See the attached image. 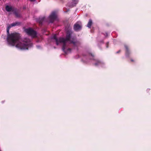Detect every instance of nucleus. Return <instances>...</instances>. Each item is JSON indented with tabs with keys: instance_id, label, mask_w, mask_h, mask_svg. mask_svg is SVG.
I'll use <instances>...</instances> for the list:
<instances>
[{
	"instance_id": "obj_1",
	"label": "nucleus",
	"mask_w": 151,
	"mask_h": 151,
	"mask_svg": "<svg viewBox=\"0 0 151 151\" xmlns=\"http://www.w3.org/2000/svg\"><path fill=\"white\" fill-rule=\"evenodd\" d=\"M21 23L19 22H16L10 24H7L6 32L7 41L9 44L12 46H15L18 48L22 50L28 49V48L32 45L30 40L27 38L24 39L21 42L19 40L20 36L19 33L17 32L9 33V29L12 27L20 25Z\"/></svg>"
},
{
	"instance_id": "obj_2",
	"label": "nucleus",
	"mask_w": 151,
	"mask_h": 151,
	"mask_svg": "<svg viewBox=\"0 0 151 151\" xmlns=\"http://www.w3.org/2000/svg\"><path fill=\"white\" fill-rule=\"evenodd\" d=\"M71 35V33L69 32H68L65 39L63 37H60L58 39L56 35H55L52 38V39H53L55 40L56 44L57 45H58L59 43H63L62 49L65 53H67L68 51L70 52L71 50V49L69 48L67 49L66 51L65 50L66 49V41H70V43L73 44L74 46L76 47L78 46L79 44V42L75 39H73V40H70Z\"/></svg>"
},
{
	"instance_id": "obj_3",
	"label": "nucleus",
	"mask_w": 151,
	"mask_h": 151,
	"mask_svg": "<svg viewBox=\"0 0 151 151\" xmlns=\"http://www.w3.org/2000/svg\"><path fill=\"white\" fill-rule=\"evenodd\" d=\"M25 31L28 35L31 36L33 37H35L36 36V32L31 28L26 29L25 30Z\"/></svg>"
},
{
	"instance_id": "obj_4",
	"label": "nucleus",
	"mask_w": 151,
	"mask_h": 151,
	"mask_svg": "<svg viewBox=\"0 0 151 151\" xmlns=\"http://www.w3.org/2000/svg\"><path fill=\"white\" fill-rule=\"evenodd\" d=\"M57 16L55 12H52L49 17V20L50 23H52L56 20Z\"/></svg>"
},
{
	"instance_id": "obj_5",
	"label": "nucleus",
	"mask_w": 151,
	"mask_h": 151,
	"mask_svg": "<svg viewBox=\"0 0 151 151\" xmlns=\"http://www.w3.org/2000/svg\"><path fill=\"white\" fill-rule=\"evenodd\" d=\"M124 47L125 49V55L126 57L129 58L131 54L130 51L128 46L125 45Z\"/></svg>"
},
{
	"instance_id": "obj_6",
	"label": "nucleus",
	"mask_w": 151,
	"mask_h": 151,
	"mask_svg": "<svg viewBox=\"0 0 151 151\" xmlns=\"http://www.w3.org/2000/svg\"><path fill=\"white\" fill-rule=\"evenodd\" d=\"M81 26L78 23V22L76 23L74 25V30L76 31L80 30L81 29Z\"/></svg>"
},
{
	"instance_id": "obj_7",
	"label": "nucleus",
	"mask_w": 151,
	"mask_h": 151,
	"mask_svg": "<svg viewBox=\"0 0 151 151\" xmlns=\"http://www.w3.org/2000/svg\"><path fill=\"white\" fill-rule=\"evenodd\" d=\"M77 0H73V2L71 4L69 3L67 4L68 6L69 7H72L75 6L76 4H77Z\"/></svg>"
},
{
	"instance_id": "obj_8",
	"label": "nucleus",
	"mask_w": 151,
	"mask_h": 151,
	"mask_svg": "<svg viewBox=\"0 0 151 151\" xmlns=\"http://www.w3.org/2000/svg\"><path fill=\"white\" fill-rule=\"evenodd\" d=\"M92 23L93 22L92 20L91 19H90L89 20L88 22V23L87 27L89 28H91Z\"/></svg>"
},
{
	"instance_id": "obj_9",
	"label": "nucleus",
	"mask_w": 151,
	"mask_h": 151,
	"mask_svg": "<svg viewBox=\"0 0 151 151\" xmlns=\"http://www.w3.org/2000/svg\"><path fill=\"white\" fill-rule=\"evenodd\" d=\"M5 8L6 11L8 12L11 11L12 10V7L8 5H7L6 6Z\"/></svg>"
},
{
	"instance_id": "obj_10",
	"label": "nucleus",
	"mask_w": 151,
	"mask_h": 151,
	"mask_svg": "<svg viewBox=\"0 0 151 151\" xmlns=\"http://www.w3.org/2000/svg\"><path fill=\"white\" fill-rule=\"evenodd\" d=\"M103 64V63L99 60H97L96 62L95 63L94 65L96 66H98L99 65Z\"/></svg>"
},
{
	"instance_id": "obj_11",
	"label": "nucleus",
	"mask_w": 151,
	"mask_h": 151,
	"mask_svg": "<svg viewBox=\"0 0 151 151\" xmlns=\"http://www.w3.org/2000/svg\"><path fill=\"white\" fill-rule=\"evenodd\" d=\"M44 19L45 17H43L42 18H40L38 20V22L41 25L42 24V22Z\"/></svg>"
},
{
	"instance_id": "obj_12",
	"label": "nucleus",
	"mask_w": 151,
	"mask_h": 151,
	"mask_svg": "<svg viewBox=\"0 0 151 151\" xmlns=\"http://www.w3.org/2000/svg\"><path fill=\"white\" fill-rule=\"evenodd\" d=\"M14 14L16 16V17H20V13L16 11H15L14 12Z\"/></svg>"
},
{
	"instance_id": "obj_13",
	"label": "nucleus",
	"mask_w": 151,
	"mask_h": 151,
	"mask_svg": "<svg viewBox=\"0 0 151 151\" xmlns=\"http://www.w3.org/2000/svg\"><path fill=\"white\" fill-rule=\"evenodd\" d=\"M88 56L89 57V58L90 59H94V55L93 54L91 53H89L88 54Z\"/></svg>"
},
{
	"instance_id": "obj_14",
	"label": "nucleus",
	"mask_w": 151,
	"mask_h": 151,
	"mask_svg": "<svg viewBox=\"0 0 151 151\" xmlns=\"http://www.w3.org/2000/svg\"><path fill=\"white\" fill-rule=\"evenodd\" d=\"M109 47V42H107L106 43V47L107 48L108 47Z\"/></svg>"
},
{
	"instance_id": "obj_15",
	"label": "nucleus",
	"mask_w": 151,
	"mask_h": 151,
	"mask_svg": "<svg viewBox=\"0 0 151 151\" xmlns=\"http://www.w3.org/2000/svg\"><path fill=\"white\" fill-rule=\"evenodd\" d=\"M121 52V50H119L118 51H117L116 52V54H118V53H120Z\"/></svg>"
},
{
	"instance_id": "obj_16",
	"label": "nucleus",
	"mask_w": 151,
	"mask_h": 151,
	"mask_svg": "<svg viewBox=\"0 0 151 151\" xmlns=\"http://www.w3.org/2000/svg\"><path fill=\"white\" fill-rule=\"evenodd\" d=\"M29 0L31 2H33V1H35L36 0Z\"/></svg>"
},
{
	"instance_id": "obj_17",
	"label": "nucleus",
	"mask_w": 151,
	"mask_h": 151,
	"mask_svg": "<svg viewBox=\"0 0 151 151\" xmlns=\"http://www.w3.org/2000/svg\"><path fill=\"white\" fill-rule=\"evenodd\" d=\"M130 60H131V61H132V62H134V60L132 59H131Z\"/></svg>"
},
{
	"instance_id": "obj_18",
	"label": "nucleus",
	"mask_w": 151,
	"mask_h": 151,
	"mask_svg": "<svg viewBox=\"0 0 151 151\" xmlns=\"http://www.w3.org/2000/svg\"><path fill=\"white\" fill-rule=\"evenodd\" d=\"M62 2H63V0H60Z\"/></svg>"
},
{
	"instance_id": "obj_19",
	"label": "nucleus",
	"mask_w": 151,
	"mask_h": 151,
	"mask_svg": "<svg viewBox=\"0 0 151 151\" xmlns=\"http://www.w3.org/2000/svg\"><path fill=\"white\" fill-rule=\"evenodd\" d=\"M106 36H107L108 34H107V33H106Z\"/></svg>"
}]
</instances>
